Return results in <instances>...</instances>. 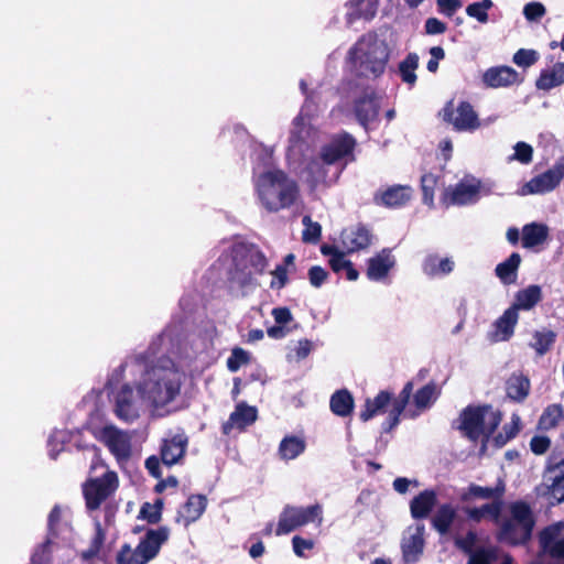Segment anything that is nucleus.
<instances>
[{
    "mask_svg": "<svg viewBox=\"0 0 564 564\" xmlns=\"http://www.w3.org/2000/svg\"><path fill=\"white\" fill-rule=\"evenodd\" d=\"M389 57L388 44L373 32L364 34L347 53L354 75L366 79L380 77L386 70Z\"/></svg>",
    "mask_w": 564,
    "mask_h": 564,
    "instance_id": "obj_1",
    "label": "nucleus"
},
{
    "mask_svg": "<svg viewBox=\"0 0 564 564\" xmlns=\"http://www.w3.org/2000/svg\"><path fill=\"white\" fill-rule=\"evenodd\" d=\"M256 189L262 206L269 213L288 209L300 197L297 182L280 169L261 173L256 181Z\"/></svg>",
    "mask_w": 564,
    "mask_h": 564,
    "instance_id": "obj_2",
    "label": "nucleus"
},
{
    "mask_svg": "<svg viewBox=\"0 0 564 564\" xmlns=\"http://www.w3.org/2000/svg\"><path fill=\"white\" fill-rule=\"evenodd\" d=\"M357 147L356 138L347 131H340L330 137L318 153V159L312 160L307 164V172L315 183L326 182V172L324 165L347 164L356 160L355 149Z\"/></svg>",
    "mask_w": 564,
    "mask_h": 564,
    "instance_id": "obj_3",
    "label": "nucleus"
},
{
    "mask_svg": "<svg viewBox=\"0 0 564 564\" xmlns=\"http://www.w3.org/2000/svg\"><path fill=\"white\" fill-rule=\"evenodd\" d=\"M268 267L265 254L258 248H249L243 254L234 258V264L227 276L228 288L246 295L259 285L257 276L262 275Z\"/></svg>",
    "mask_w": 564,
    "mask_h": 564,
    "instance_id": "obj_4",
    "label": "nucleus"
},
{
    "mask_svg": "<svg viewBox=\"0 0 564 564\" xmlns=\"http://www.w3.org/2000/svg\"><path fill=\"white\" fill-rule=\"evenodd\" d=\"M510 517L500 520L497 539L511 546L525 545L532 539L535 518L531 507L522 500L509 506Z\"/></svg>",
    "mask_w": 564,
    "mask_h": 564,
    "instance_id": "obj_5",
    "label": "nucleus"
},
{
    "mask_svg": "<svg viewBox=\"0 0 564 564\" xmlns=\"http://www.w3.org/2000/svg\"><path fill=\"white\" fill-rule=\"evenodd\" d=\"M502 414L494 411L491 404H469L459 413V423L456 426L462 434L471 442L480 437L488 440L501 423Z\"/></svg>",
    "mask_w": 564,
    "mask_h": 564,
    "instance_id": "obj_6",
    "label": "nucleus"
},
{
    "mask_svg": "<svg viewBox=\"0 0 564 564\" xmlns=\"http://www.w3.org/2000/svg\"><path fill=\"white\" fill-rule=\"evenodd\" d=\"M169 535L166 527L147 530L134 550L127 543L120 547L116 556L117 564H147L159 554Z\"/></svg>",
    "mask_w": 564,
    "mask_h": 564,
    "instance_id": "obj_7",
    "label": "nucleus"
},
{
    "mask_svg": "<svg viewBox=\"0 0 564 564\" xmlns=\"http://www.w3.org/2000/svg\"><path fill=\"white\" fill-rule=\"evenodd\" d=\"M413 392V382L408 381L399 395L393 398L389 391H380L373 399L365 401L364 409L360 411L359 417L362 422H367L378 413L384 412L386 408L391 404L392 411L402 414L405 410Z\"/></svg>",
    "mask_w": 564,
    "mask_h": 564,
    "instance_id": "obj_8",
    "label": "nucleus"
},
{
    "mask_svg": "<svg viewBox=\"0 0 564 564\" xmlns=\"http://www.w3.org/2000/svg\"><path fill=\"white\" fill-rule=\"evenodd\" d=\"M142 390L155 406H164L180 393V384L166 371L153 370L143 381Z\"/></svg>",
    "mask_w": 564,
    "mask_h": 564,
    "instance_id": "obj_9",
    "label": "nucleus"
},
{
    "mask_svg": "<svg viewBox=\"0 0 564 564\" xmlns=\"http://www.w3.org/2000/svg\"><path fill=\"white\" fill-rule=\"evenodd\" d=\"M118 475L113 470H107L101 477L88 478L83 484V495L86 508L90 511L100 508L118 488Z\"/></svg>",
    "mask_w": 564,
    "mask_h": 564,
    "instance_id": "obj_10",
    "label": "nucleus"
},
{
    "mask_svg": "<svg viewBox=\"0 0 564 564\" xmlns=\"http://www.w3.org/2000/svg\"><path fill=\"white\" fill-rule=\"evenodd\" d=\"M323 509L319 503H315L308 507H293L285 506L280 513L279 522L276 525V535L289 534L290 532L303 527L307 523L322 522Z\"/></svg>",
    "mask_w": 564,
    "mask_h": 564,
    "instance_id": "obj_11",
    "label": "nucleus"
},
{
    "mask_svg": "<svg viewBox=\"0 0 564 564\" xmlns=\"http://www.w3.org/2000/svg\"><path fill=\"white\" fill-rule=\"evenodd\" d=\"M453 101H448L442 110L443 120L452 123L456 131H474L480 127L479 118L468 101H460L456 108L457 116L454 117Z\"/></svg>",
    "mask_w": 564,
    "mask_h": 564,
    "instance_id": "obj_12",
    "label": "nucleus"
},
{
    "mask_svg": "<svg viewBox=\"0 0 564 564\" xmlns=\"http://www.w3.org/2000/svg\"><path fill=\"white\" fill-rule=\"evenodd\" d=\"M564 178V156L553 167L532 177L522 187V194H545L555 189Z\"/></svg>",
    "mask_w": 564,
    "mask_h": 564,
    "instance_id": "obj_13",
    "label": "nucleus"
},
{
    "mask_svg": "<svg viewBox=\"0 0 564 564\" xmlns=\"http://www.w3.org/2000/svg\"><path fill=\"white\" fill-rule=\"evenodd\" d=\"M380 96L373 88L367 87L362 94L354 100L352 109L358 123L368 129L369 124L378 119L380 112Z\"/></svg>",
    "mask_w": 564,
    "mask_h": 564,
    "instance_id": "obj_14",
    "label": "nucleus"
},
{
    "mask_svg": "<svg viewBox=\"0 0 564 564\" xmlns=\"http://www.w3.org/2000/svg\"><path fill=\"white\" fill-rule=\"evenodd\" d=\"M373 235L365 224H357L345 228L340 232V241L347 253L367 249L372 242Z\"/></svg>",
    "mask_w": 564,
    "mask_h": 564,
    "instance_id": "obj_15",
    "label": "nucleus"
},
{
    "mask_svg": "<svg viewBox=\"0 0 564 564\" xmlns=\"http://www.w3.org/2000/svg\"><path fill=\"white\" fill-rule=\"evenodd\" d=\"M479 184L457 183L453 188H447L442 195V204L446 207L463 206L476 203L479 197Z\"/></svg>",
    "mask_w": 564,
    "mask_h": 564,
    "instance_id": "obj_16",
    "label": "nucleus"
},
{
    "mask_svg": "<svg viewBox=\"0 0 564 564\" xmlns=\"http://www.w3.org/2000/svg\"><path fill=\"white\" fill-rule=\"evenodd\" d=\"M412 188L409 185H392L386 189L377 191L373 195V202L378 206L387 208H399L410 202Z\"/></svg>",
    "mask_w": 564,
    "mask_h": 564,
    "instance_id": "obj_17",
    "label": "nucleus"
},
{
    "mask_svg": "<svg viewBox=\"0 0 564 564\" xmlns=\"http://www.w3.org/2000/svg\"><path fill=\"white\" fill-rule=\"evenodd\" d=\"M187 445L188 437L184 433L164 438L160 447L162 463L169 467L177 464L185 456Z\"/></svg>",
    "mask_w": 564,
    "mask_h": 564,
    "instance_id": "obj_18",
    "label": "nucleus"
},
{
    "mask_svg": "<svg viewBox=\"0 0 564 564\" xmlns=\"http://www.w3.org/2000/svg\"><path fill=\"white\" fill-rule=\"evenodd\" d=\"M258 411L245 402L238 403L229 419L223 423L221 431L224 435H229L235 427L243 431L247 426L253 424L257 420Z\"/></svg>",
    "mask_w": 564,
    "mask_h": 564,
    "instance_id": "obj_19",
    "label": "nucleus"
},
{
    "mask_svg": "<svg viewBox=\"0 0 564 564\" xmlns=\"http://www.w3.org/2000/svg\"><path fill=\"white\" fill-rule=\"evenodd\" d=\"M395 265V259L391 250L383 248L367 261V278L370 281H381L388 276L390 270Z\"/></svg>",
    "mask_w": 564,
    "mask_h": 564,
    "instance_id": "obj_20",
    "label": "nucleus"
},
{
    "mask_svg": "<svg viewBox=\"0 0 564 564\" xmlns=\"http://www.w3.org/2000/svg\"><path fill=\"white\" fill-rule=\"evenodd\" d=\"M482 82L487 87H508L519 82V74L510 66H494L482 75Z\"/></svg>",
    "mask_w": 564,
    "mask_h": 564,
    "instance_id": "obj_21",
    "label": "nucleus"
},
{
    "mask_svg": "<svg viewBox=\"0 0 564 564\" xmlns=\"http://www.w3.org/2000/svg\"><path fill=\"white\" fill-rule=\"evenodd\" d=\"M116 415L124 422L138 419L139 413L133 404V389L124 383L116 394Z\"/></svg>",
    "mask_w": 564,
    "mask_h": 564,
    "instance_id": "obj_22",
    "label": "nucleus"
},
{
    "mask_svg": "<svg viewBox=\"0 0 564 564\" xmlns=\"http://www.w3.org/2000/svg\"><path fill=\"white\" fill-rule=\"evenodd\" d=\"M207 507V498L205 495H191L186 502L182 506L176 518L177 522H183L185 527L197 521L205 512Z\"/></svg>",
    "mask_w": 564,
    "mask_h": 564,
    "instance_id": "obj_23",
    "label": "nucleus"
},
{
    "mask_svg": "<svg viewBox=\"0 0 564 564\" xmlns=\"http://www.w3.org/2000/svg\"><path fill=\"white\" fill-rule=\"evenodd\" d=\"M437 503V495L433 489H425L410 502L411 517L415 520L426 519Z\"/></svg>",
    "mask_w": 564,
    "mask_h": 564,
    "instance_id": "obj_24",
    "label": "nucleus"
},
{
    "mask_svg": "<svg viewBox=\"0 0 564 564\" xmlns=\"http://www.w3.org/2000/svg\"><path fill=\"white\" fill-rule=\"evenodd\" d=\"M530 390L529 377L520 371L511 373L506 381V394L516 403H522L528 398Z\"/></svg>",
    "mask_w": 564,
    "mask_h": 564,
    "instance_id": "obj_25",
    "label": "nucleus"
},
{
    "mask_svg": "<svg viewBox=\"0 0 564 564\" xmlns=\"http://www.w3.org/2000/svg\"><path fill=\"white\" fill-rule=\"evenodd\" d=\"M519 319V314L514 308L508 307L503 314L494 323L495 330L492 339L495 341H507L513 334Z\"/></svg>",
    "mask_w": 564,
    "mask_h": 564,
    "instance_id": "obj_26",
    "label": "nucleus"
},
{
    "mask_svg": "<svg viewBox=\"0 0 564 564\" xmlns=\"http://www.w3.org/2000/svg\"><path fill=\"white\" fill-rule=\"evenodd\" d=\"M106 444L118 462L129 459L131 446L129 440L117 429H106Z\"/></svg>",
    "mask_w": 564,
    "mask_h": 564,
    "instance_id": "obj_27",
    "label": "nucleus"
},
{
    "mask_svg": "<svg viewBox=\"0 0 564 564\" xmlns=\"http://www.w3.org/2000/svg\"><path fill=\"white\" fill-rule=\"evenodd\" d=\"M542 289L538 284H531L519 290L514 295V302L510 306L518 313L519 311H530L542 301Z\"/></svg>",
    "mask_w": 564,
    "mask_h": 564,
    "instance_id": "obj_28",
    "label": "nucleus"
},
{
    "mask_svg": "<svg viewBox=\"0 0 564 564\" xmlns=\"http://www.w3.org/2000/svg\"><path fill=\"white\" fill-rule=\"evenodd\" d=\"M549 238V227L542 223H530L522 227L521 243L525 249L543 245Z\"/></svg>",
    "mask_w": 564,
    "mask_h": 564,
    "instance_id": "obj_29",
    "label": "nucleus"
},
{
    "mask_svg": "<svg viewBox=\"0 0 564 564\" xmlns=\"http://www.w3.org/2000/svg\"><path fill=\"white\" fill-rule=\"evenodd\" d=\"M424 525H417L415 533L411 534L402 542V555L406 563H415L423 553L424 549Z\"/></svg>",
    "mask_w": 564,
    "mask_h": 564,
    "instance_id": "obj_30",
    "label": "nucleus"
},
{
    "mask_svg": "<svg viewBox=\"0 0 564 564\" xmlns=\"http://www.w3.org/2000/svg\"><path fill=\"white\" fill-rule=\"evenodd\" d=\"M457 516L456 508L451 503L441 505L431 518L432 528L441 535L449 533L451 527Z\"/></svg>",
    "mask_w": 564,
    "mask_h": 564,
    "instance_id": "obj_31",
    "label": "nucleus"
},
{
    "mask_svg": "<svg viewBox=\"0 0 564 564\" xmlns=\"http://www.w3.org/2000/svg\"><path fill=\"white\" fill-rule=\"evenodd\" d=\"M354 397L347 389L337 390L330 397L329 408L337 416H349L354 411Z\"/></svg>",
    "mask_w": 564,
    "mask_h": 564,
    "instance_id": "obj_32",
    "label": "nucleus"
},
{
    "mask_svg": "<svg viewBox=\"0 0 564 564\" xmlns=\"http://www.w3.org/2000/svg\"><path fill=\"white\" fill-rule=\"evenodd\" d=\"M520 264V253L512 252L505 261L497 264L495 273L503 284L509 285L516 282Z\"/></svg>",
    "mask_w": 564,
    "mask_h": 564,
    "instance_id": "obj_33",
    "label": "nucleus"
},
{
    "mask_svg": "<svg viewBox=\"0 0 564 564\" xmlns=\"http://www.w3.org/2000/svg\"><path fill=\"white\" fill-rule=\"evenodd\" d=\"M564 84V63H556L552 69H543L535 82L540 90H551Z\"/></svg>",
    "mask_w": 564,
    "mask_h": 564,
    "instance_id": "obj_34",
    "label": "nucleus"
},
{
    "mask_svg": "<svg viewBox=\"0 0 564 564\" xmlns=\"http://www.w3.org/2000/svg\"><path fill=\"white\" fill-rule=\"evenodd\" d=\"M306 448V443L302 437L288 435L282 438L279 445V455L283 460L295 459Z\"/></svg>",
    "mask_w": 564,
    "mask_h": 564,
    "instance_id": "obj_35",
    "label": "nucleus"
},
{
    "mask_svg": "<svg viewBox=\"0 0 564 564\" xmlns=\"http://www.w3.org/2000/svg\"><path fill=\"white\" fill-rule=\"evenodd\" d=\"M564 419L563 406L560 403L549 404L542 412L538 421V427L542 431H551L558 426Z\"/></svg>",
    "mask_w": 564,
    "mask_h": 564,
    "instance_id": "obj_36",
    "label": "nucleus"
},
{
    "mask_svg": "<svg viewBox=\"0 0 564 564\" xmlns=\"http://www.w3.org/2000/svg\"><path fill=\"white\" fill-rule=\"evenodd\" d=\"M556 337L557 335L554 330L543 328L533 333V340L529 345L538 356H544L555 344Z\"/></svg>",
    "mask_w": 564,
    "mask_h": 564,
    "instance_id": "obj_37",
    "label": "nucleus"
},
{
    "mask_svg": "<svg viewBox=\"0 0 564 564\" xmlns=\"http://www.w3.org/2000/svg\"><path fill=\"white\" fill-rule=\"evenodd\" d=\"M454 269V262L449 258L441 259L436 254H430L423 262V271L430 276L448 274Z\"/></svg>",
    "mask_w": 564,
    "mask_h": 564,
    "instance_id": "obj_38",
    "label": "nucleus"
},
{
    "mask_svg": "<svg viewBox=\"0 0 564 564\" xmlns=\"http://www.w3.org/2000/svg\"><path fill=\"white\" fill-rule=\"evenodd\" d=\"M503 491H505V487L503 486L481 487V486L471 484V485H469L467 491L464 492L460 498H462L463 501H468V500H470L473 498H478V499L495 498V499H499V498L502 497Z\"/></svg>",
    "mask_w": 564,
    "mask_h": 564,
    "instance_id": "obj_39",
    "label": "nucleus"
},
{
    "mask_svg": "<svg viewBox=\"0 0 564 564\" xmlns=\"http://www.w3.org/2000/svg\"><path fill=\"white\" fill-rule=\"evenodd\" d=\"M419 67V55L416 53H409L403 61L399 63V74L403 83L413 87L417 80L415 74Z\"/></svg>",
    "mask_w": 564,
    "mask_h": 564,
    "instance_id": "obj_40",
    "label": "nucleus"
},
{
    "mask_svg": "<svg viewBox=\"0 0 564 564\" xmlns=\"http://www.w3.org/2000/svg\"><path fill=\"white\" fill-rule=\"evenodd\" d=\"M380 0H355V11L349 14V22L356 19L371 20L379 7Z\"/></svg>",
    "mask_w": 564,
    "mask_h": 564,
    "instance_id": "obj_41",
    "label": "nucleus"
},
{
    "mask_svg": "<svg viewBox=\"0 0 564 564\" xmlns=\"http://www.w3.org/2000/svg\"><path fill=\"white\" fill-rule=\"evenodd\" d=\"M436 398V384L434 382H429L419 389L413 397L414 404L420 410L429 408Z\"/></svg>",
    "mask_w": 564,
    "mask_h": 564,
    "instance_id": "obj_42",
    "label": "nucleus"
},
{
    "mask_svg": "<svg viewBox=\"0 0 564 564\" xmlns=\"http://www.w3.org/2000/svg\"><path fill=\"white\" fill-rule=\"evenodd\" d=\"M438 177L433 173H425L421 176L422 200L429 207L434 206V193Z\"/></svg>",
    "mask_w": 564,
    "mask_h": 564,
    "instance_id": "obj_43",
    "label": "nucleus"
},
{
    "mask_svg": "<svg viewBox=\"0 0 564 564\" xmlns=\"http://www.w3.org/2000/svg\"><path fill=\"white\" fill-rule=\"evenodd\" d=\"M494 7L492 0H481L467 6L466 13L468 17L476 19L479 23H487L489 20L488 10Z\"/></svg>",
    "mask_w": 564,
    "mask_h": 564,
    "instance_id": "obj_44",
    "label": "nucleus"
},
{
    "mask_svg": "<svg viewBox=\"0 0 564 564\" xmlns=\"http://www.w3.org/2000/svg\"><path fill=\"white\" fill-rule=\"evenodd\" d=\"M302 223L305 226L302 232V241L305 243H317L322 237V226L317 221H313L308 215L303 217Z\"/></svg>",
    "mask_w": 564,
    "mask_h": 564,
    "instance_id": "obj_45",
    "label": "nucleus"
},
{
    "mask_svg": "<svg viewBox=\"0 0 564 564\" xmlns=\"http://www.w3.org/2000/svg\"><path fill=\"white\" fill-rule=\"evenodd\" d=\"M521 429L520 417L513 415L510 423H507L502 427V432L496 435L495 443L497 446H503L507 442L514 438Z\"/></svg>",
    "mask_w": 564,
    "mask_h": 564,
    "instance_id": "obj_46",
    "label": "nucleus"
},
{
    "mask_svg": "<svg viewBox=\"0 0 564 564\" xmlns=\"http://www.w3.org/2000/svg\"><path fill=\"white\" fill-rule=\"evenodd\" d=\"M163 501L158 499L154 505L144 502L141 506L139 517L147 520L150 524H156L162 518Z\"/></svg>",
    "mask_w": 564,
    "mask_h": 564,
    "instance_id": "obj_47",
    "label": "nucleus"
},
{
    "mask_svg": "<svg viewBox=\"0 0 564 564\" xmlns=\"http://www.w3.org/2000/svg\"><path fill=\"white\" fill-rule=\"evenodd\" d=\"M498 560L496 547H478L468 555L467 564H492Z\"/></svg>",
    "mask_w": 564,
    "mask_h": 564,
    "instance_id": "obj_48",
    "label": "nucleus"
},
{
    "mask_svg": "<svg viewBox=\"0 0 564 564\" xmlns=\"http://www.w3.org/2000/svg\"><path fill=\"white\" fill-rule=\"evenodd\" d=\"M250 361V355L241 347H235L231 350V355L227 359V368L231 372H236L242 365H247Z\"/></svg>",
    "mask_w": 564,
    "mask_h": 564,
    "instance_id": "obj_49",
    "label": "nucleus"
},
{
    "mask_svg": "<svg viewBox=\"0 0 564 564\" xmlns=\"http://www.w3.org/2000/svg\"><path fill=\"white\" fill-rule=\"evenodd\" d=\"M555 468L562 469V474L553 479L549 489L556 503H561L564 501V458L555 465Z\"/></svg>",
    "mask_w": 564,
    "mask_h": 564,
    "instance_id": "obj_50",
    "label": "nucleus"
},
{
    "mask_svg": "<svg viewBox=\"0 0 564 564\" xmlns=\"http://www.w3.org/2000/svg\"><path fill=\"white\" fill-rule=\"evenodd\" d=\"M512 61L519 67H530L539 61V53L535 50L520 48L518 50Z\"/></svg>",
    "mask_w": 564,
    "mask_h": 564,
    "instance_id": "obj_51",
    "label": "nucleus"
},
{
    "mask_svg": "<svg viewBox=\"0 0 564 564\" xmlns=\"http://www.w3.org/2000/svg\"><path fill=\"white\" fill-rule=\"evenodd\" d=\"M560 529H561L560 524H552V525L544 528L539 533V542H540V546L543 550V552L546 553L549 551V547H551L553 545V543L555 541H557L556 538L560 534Z\"/></svg>",
    "mask_w": 564,
    "mask_h": 564,
    "instance_id": "obj_52",
    "label": "nucleus"
},
{
    "mask_svg": "<svg viewBox=\"0 0 564 564\" xmlns=\"http://www.w3.org/2000/svg\"><path fill=\"white\" fill-rule=\"evenodd\" d=\"M104 540H105V534H104L102 530L98 527L97 532H96L95 536L93 538V540L90 541L88 549H86L82 552V554H80L82 558L84 561H90V560L95 558L99 554V552L102 547Z\"/></svg>",
    "mask_w": 564,
    "mask_h": 564,
    "instance_id": "obj_53",
    "label": "nucleus"
},
{
    "mask_svg": "<svg viewBox=\"0 0 564 564\" xmlns=\"http://www.w3.org/2000/svg\"><path fill=\"white\" fill-rule=\"evenodd\" d=\"M533 159V148L531 144L519 141L514 145V153L510 156V161L514 160L521 164H529Z\"/></svg>",
    "mask_w": 564,
    "mask_h": 564,
    "instance_id": "obj_54",
    "label": "nucleus"
},
{
    "mask_svg": "<svg viewBox=\"0 0 564 564\" xmlns=\"http://www.w3.org/2000/svg\"><path fill=\"white\" fill-rule=\"evenodd\" d=\"M477 542V533L469 530L465 536H456L454 539L455 546L467 555H470L476 550L474 549Z\"/></svg>",
    "mask_w": 564,
    "mask_h": 564,
    "instance_id": "obj_55",
    "label": "nucleus"
},
{
    "mask_svg": "<svg viewBox=\"0 0 564 564\" xmlns=\"http://www.w3.org/2000/svg\"><path fill=\"white\" fill-rule=\"evenodd\" d=\"M545 12V7L541 2H529L523 8V14L528 21H539Z\"/></svg>",
    "mask_w": 564,
    "mask_h": 564,
    "instance_id": "obj_56",
    "label": "nucleus"
},
{
    "mask_svg": "<svg viewBox=\"0 0 564 564\" xmlns=\"http://www.w3.org/2000/svg\"><path fill=\"white\" fill-rule=\"evenodd\" d=\"M551 447V438L545 435H535L530 441V449L535 455L545 454Z\"/></svg>",
    "mask_w": 564,
    "mask_h": 564,
    "instance_id": "obj_57",
    "label": "nucleus"
},
{
    "mask_svg": "<svg viewBox=\"0 0 564 564\" xmlns=\"http://www.w3.org/2000/svg\"><path fill=\"white\" fill-rule=\"evenodd\" d=\"M293 551L296 556L305 557V551H311L314 549L315 543L312 539H304L301 535H294L292 538Z\"/></svg>",
    "mask_w": 564,
    "mask_h": 564,
    "instance_id": "obj_58",
    "label": "nucleus"
},
{
    "mask_svg": "<svg viewBox=\"0 0 564 564\" xmlns=\"http://www.w3.org/2000/svg\"><path fill=\"white\" fill-rule=\"evenodd\" d=\"M436 6L441 14L452 18L462 8L463 2L462 0H436Z\"/></svg>",
    "mask_w": 564,
    "mask_h": 564,
    "instance_id": "obj_59",
    "label": "nucleus"
},
{
    "mask_svg": "<svg viewBox=\"0 0 564 564\" xmlns=\"http://www.w3.org/2000/svg\"><path fill=\"white\" fill-rule=\"evenodd\" d=\"M271 274L274 276L270 283L271 289L281 290L289 283L288 269L285 265H276Z\"/></svg>",
    "mask_w": 564,
    "mask_h": 564,
    "instance_id": "obj_60",
    "label": "nucleus"
},
{
    "mask_svg": "<svg viewBox=\"0 0 564 564\" xmlns=\"http://www.w3.org/2000/svg\"><path fill=\"white\" fill-rule=\"evenodd\" d=\"M502 501L501 498L494 500L490 503L482 505L485 516H488L495 523L499 524L501 518Z\"/></svg>",
    "mask_w": 564,
    "mask_h": 564,
    "instance_id": "obj_61",
    "label": "nucleus"
},
{
    "mask_svg": "<svg viewBox=\"0 0 564 564\" xmlns=\"http://www.w3.org/2000/svg\"><path fill=\"white\" fill-rule=\"evenodd\" d=\"M327 278L328 272L319 265H313L308 270V280L314 288H321Z\"/></svg>",
    "mask_w": 564,
    "mask_h": 564,
    "instance_id": "obj_62",
    "label": "nucleus"
},
{
    "mask_svg": "<svg viewBox=\"0 0 564 564\" xmlns=\"http://www.w3.org/2000/svg\"><path fill=\"white\" fill-rule=\"evenodd\" d=\"M425 33L430 35L443 34L447 26L437 18H429L424 24Z\"/></svg>",
    "mask_w": 564,
    "mask_h": 564,
    "instance_id": "obj_63",
    "label": "nucleus"
},
{
    "mask_svg": "<svg viewBox=\"0 0 564 564\" xmlns=\"http://www.w3.org/2000/svg\"><path fill=\"white\" fill-rule=\"evenodd\" d=\"M313 350V343L310 339H300L297 341V346L294 349V355L296 361L304 360L308 357L311 351Z\"/></svg>",
    "mask_w": 564,
    "mask_h": 564,
    "instance_id": "obj_64",
    "label": "nucleus"
}]
</instances>
